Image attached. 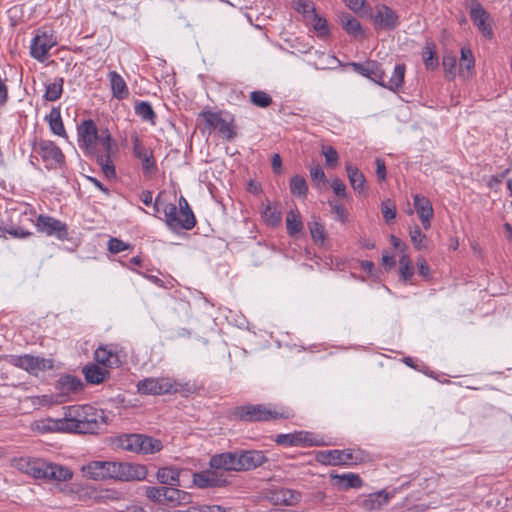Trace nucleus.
Segmentation results:
<instances>
[{"label": "nucleus", "mask_w": 512, "mask_h": 512, "mask_svg": "<svg viewBox=\"0 0 512 512\" xmlns=\"http://www.w3.org/2000/svg\"><path fill=\"white\" fill-rule=\"evenodd\" d=\"M84 475L92 480L142 481L148 475L145 465L119 461H92L82 467Z\"/></svg>", "instance_id": "1"}, {"label": "nucleus", "mask_w": 512, "mask_h": 512, "mask_svg": "<svg viewBox=\"0 0 512 512\" xmlns=\"http://www.w3.org/2000/svg\"><path fill=\"white\" fill-rule=\"evenodd\" d=\"M65 410L60 422L62 432L95 434L104 424L102 412L91 405H73Z\"/></svg>", "instance_id": "2"}, {"label": "nucleus", "mask_w": 512, "mask_h": 512, "mask_svg": "<svg viewBox=\"0 0 512 512\" xmlns=\"http://www.w3.org/2000/svg\"><path fill=\"white\" fill-rule=\"evenodd\" d=\"M16 467L34 479L46 481L64 482L73 476L67 467L40 458H20L16 461Z\"/></svg>", "instance_id": "3"}, {"label": "nucleus", "mask_w": 512, "mask_h": 512, "mask_svg": "<svg viewBox=\"0 0 512 512\" xmlns=\"http://www.w3.org/2000/svg\"><path fill=\"white\" fill-rule=\"evenodd\" d=\"M235 415L243 421L261 422L277 419H289L294 416L291 409L273 407L265 404H248L237 407Z\"/></svg>", "instance_id": "4"}, {"label": "nucleus", "mask_w": 512, "mask_h": 512, "mask_svg": "<svg viewBox=\"0 0 512 512\" xmlns=\"http://www.w3.org/2000/svg\"><path fill=\"white\" fill-rule=\"evenodd\" d=\"M137 390L143 395H163L172 393H190L188 383L181 384L170 377H148L137 383Z\"/></svg>", "instance_id": "5"}, {"label": "nucleus", "mask_w": 512, "mask_h": 512, "mask_svg": "<svg viewBox=\"0 0 512 512\" xmlns=\"http://www.w3.org/2000/svg\"><path fill=\"white\" fill-rule=\"evenodd\" d=\"M118 446L123 450L138 454H154L162 450V442L142 434H125L118 438Z\"/></svg>", "instance_id": "6"}, {"label": "nucleus", "mask_w": 512, "mask_h": 512, "mask_svg": "<svg viewBox=\"0 0 512 512\" xmlns=\"http://www.w3.org/2000/svg\"><path fill=\"white\" fill-rule=\"evenodd\" d=\"M466 8L469 10L470 19L480 33L487 39H491L493 33V19L478 0H466Z\"/></svg>", "instance_id": "7"}, {"label": "nucleus", "mask_w": 512, "mask_h": 512, "mask_svg": "<svg viewBox=\"0 0 512 512\" xmlns=\"http://www.w3.org/2000/svg\"><path fill=\"white\" fill-rule=\"evenodd\" d=\"M202 116L206 124L217 130L227 141H231L237 135L236 126L232 116H224L221 112L205 111Z\"/></svg>", "instance_id": "8"}, {"label": "nucleus", "mask_w": 512, "mask_h": 512, "mask_svg": "<svg viewBox=\"0 0 512 512\" xmlns=\"http://www.w3.org/2000/svg\"><path fill=\"white\" fill-rule=\"evenodd\" d=\"M10 221L12 225L9 228H5V232L13 237L25 238L31 235L28 230L26 222L33 223V213L27 207L23 211L19 209H13L10 213Z\"/></svg>", "instance_id": "9"}, {"label": "nucleus", "mask_w": 512, "mask_h": 512, "mask_svg": "<svg viewBox=\"0 0 512 512\" xmlns=\"http://www.w3.org/2000/svg\"><path fill=\"white\" fill-rule=\"evenodd\" d=\"M9 363L32 374L53 368V360L32 355L10 356Z\"/></svg>", "instance_id": "10"}, {"label": "nucleus", "mask_w": 512, "mask_h": 512, "mask_svg": "<svg viewBox=\"0 0 512 512\" xmlns=\"http://www.w3.org/2000/svg\"><path fill=\"white\" fill-rule=\"evenodd\" d=\"M360 458L351 449L346 450H323L316 455V460L324 465H350L356 463Z\"/></svg>", "instance_id": "11"}, {"label": "nucleus", "mask_w": 512, "mask_h": 512, "mask_svg": "<svg viewBox=\"0 0 512 512\" xmlns=\"http://www.w3.org/2000/svg\"><path fill=\"white\" fill-rule=\"evenodd\" d=\"M55 45L56 39L53 34L46 30L39 29L32 39L30 54L38 61L44 62L48 56L49 50Z\"/></svg>", "instance_id": "12"}, {"label": "nucleus", "mask_w": 512, "mask_h": 512, "mask_svg": "<svg viewBox=\"0 0 512 512\" xmlns=\"http://www.w3.org/2000/svg\"><path fill=\"white\" fill-rule=\"evenodd\" d=\"M35 226L38 232L44 233L47 236H54L59 240H64L68 237L67 225L51 216L39 215Z\"/></svg>", "instance_id": "13"}, {"label": "nucleus", "mask_w": 512, "mask_h": 512, "mask_svg": "<svg viewBox=\"0 0 512 512\" xmlns=\"http://www.w3.org/2000/svg\"><path fill=\"white\" fill-rule=\"evenodd\" d=\"M372 21L376 30L390 31L394 30L399 25V15L387 5L379 4L375 7Z\"/></svg>", "instance_id": "14"}, {"label": "nucleus", "mask_w": 512, "mask_h": 512, "mask_svg": "<svg viewBox=\"0 0 512 512\" xmlns=\"http://www.w3.org/2000/svg\"><path fill=\"white\" fill-rule=\"evenodd\" d=\"M218 469H208L196 472L192 476L193 484L200 489L221 488L228 484L226 477L217 471Z\"/></svg>", "instance_id": "15"}, {"label": "nucleus", "mask_w": 512, "mask_h": 512, "mask_svg": "<svg viewBox=\"0 0 512 512\" xmlns=\"http://www.w3.org/2000/svg\"><path fill=\"white\" fill-rule=\"evenodd\" d=\"M179 210L177 209L176 205L173 203H168L164 206V221L166 225L172 230V231H178L181 229L184 230H190L192 229L196 224V219L193 213H186L184 215V219H182L183 222H180L176 220V216L178 214Z\"/></svg>", "instance_id": "16"}, {"label": "nucleus", "mask_w": 512, "mask_h": 512, "mask_svg": "<svg viewBox=\"0 0 512 512\" xmlns=\"http://www.w3.org/2000/svg\"><path fill=\"white\" fill-rule=\"evenodd\" d=\"M34 151L39 154L47 166H56L64 162V154L52 141L41 140L34 145Z\"/></svg>", "instance_id": "17"}, {"label": "nucleus", "mask_w": 512, "mask_h": 512, "mask_svg": "<svg viewBox=\"0 0 512 512\" xmlns=\"http://www.w3.org/2000/svg\"><path fill=\"white\" fill-rule=\"evenodd\" d=\"M78 138L81 148H84L89 154H95L98 130L93 120H84L78 126Z\"/></svg>", "instance_id": "18"}, {"label": "nucleus", "mask_w": 512, "mask_h": 512, "mask_svg": "<svg viewBox=\"0 0 512 512\" xmlns=\"http://www.w3.org/2000/svg\"><path fill=\"white\" fill-rule=\"evenodd\" d=\"M278 445L293 446H321L324 442L313 439V435L306 431H298L289 434H279L275 438Z\"/></svg>", "instance_id": "19"}, {"label": "nucleus", "mask_w": 512, "mask_h": 512, "mask_svg": "<svg viewBox=\"0 0 512 512\" xmlns=\"http://www.w3.org/2000/svg\"><path fill=\"white\" fill-rule=\"evenodd\" d=\"M133 152L135 157L141 161L144 176L150 177L157 172V166L152 150L145 148L138 136L133 138Z\"/></svg>", "instance_id": "20"}, {"label": "nucleus", "mask_w": 512, "mask_h": 512, "mask_svg": "<svg viewBox=\"0 0 512 512\" xmlns=\"http://www.w3.org/2000/svg\"><path fill=\"white\" fill-rule=\"evenodd\" d=\"M239 464V450L215 454L209 460L211 468L224 471L240 472Z\"/></svg>", "instance_id": "21"}, {"label": "nucleus", "mask_w": 512, "mask_h": 512, "mask_svg": "<svg viewBox=\"0 0 512 512\" xmlns=\"http://www.w3.org/2000/svg\"><path fill=\"white\" fill-rule=\"evenodd\" d=\"M268 461L263 451L239 450L240 471L254 470Z\"/></svg>", "instance_id": "22"}, {"label": "nucleus", "mask_w": 512, "mask_h": 512, "mask_svg": "<svg viewBox=\"0 0 512 512\" xmlns=\"http://www.w3.org/2000/svg\"><path fill=\"white\" fill-rule=\"evenodd\" d=\"M413 201L416 213L421 220L423 228L428 230L431 226L430 221L434 214L430 200L425 196L416 194L413 197Z\"/></svg>", "instance_id": "23"}, {"label": "nucleus", "mask_w": 512, "mask_h": 512, "mask_svg": "<svg viewBox=\"0 0 512 512\" xmlns=\"http://www.w3.org/2000/svg\"><path fill=\"white\" fill-rule=\"evenodd\" d=\"M354 70L371 79L373 82L380 85V82L383 81L384 71L382 70L379 63L376 61H367L365 63H353L352 64Z\"/></svg>", "instance_id": "24"}, {"label": "nucleus", "mask_w": 512, "mask_h": 512, "mask_svg": "<svg viewBox=\"0 0 512 512\" xmlns=\"http://www.w3.org/2000/svg\"><path fill=\"white\" fill-rule=\"evenodd\" d=\"M270 499L275 505L293 506L300 501L301 494L296 490L278 488L271 492Z\"/></svg>", "instance_id": "25"}, {"label": "nucleus", "mask_w": 512, "mask_h": 512, "mask_svg": "<svg viewBox=\"0 0 512 512\" xmlns=\"http://www.w3.org/2000/svg\"><path fill=\"white\" fill-rule=\"evenodd\" d=\"M394 493H388L385 490L374 492L366 496L361 505L366 511L380 510L388 504Z\"/></svg>", "instance_id": "26"}, {"label": "nucleus", "mask_w": 512, "mask_h": 512, "mask_svg": "<svg viewBox=\"0 0 512 512\" xmlns=\"http://www.w3.org/2000/svg\"><path fill=\"white\" fill-rule=\"evenodd\" d=\"M178 486H166L165 504L167 506H181L192 502V495L186 491L180 490Z\"/></svg>", "instance_id": "27"}, {"label": "nucleus", "mask_w": 512, "mask_h": 512, "mask_svg": "<svg viewBox=\"0 0 512 512\" xmlns=\"http://www.w3.org/2000/svg\"><path fill=\"white\" fill-rule=\"evenodd\" d=\"M95 360L106 367H118L121 360L112 347L100 346L94 353Z\"/></svg>", "instance_id": "28"}, {"label": "nucleus", "mask_w": 512, "mask_h": 512, "mask_svg": "<svg viewBox=\"0 0 512 512\" xmlns=\"http://www.w3.org/2000/svg\"><path fill=\"white\" fill-rule=\"evenodd\" d=\"M405 70L406 69L404 64H397L394 67L392 75L388 79L384 74V78L383 81L380 82V86L394 92L398 91L403 85Z\"/></svg>", "instance_id": "29"}, {"label": "nucleus", "mask_w": 512, "mask_h": 512, "mask_svg": "<svg viewBox=\"0 0 512 512\" xmlns=\"http://www.w3.org/2000/svg\"><path fill=\"white\" fill-rule=\"evenodd\" d=\"M108 79L110 81L113 97L122 100L129 96V90L126 82L120 74L116 71H111L108 73Z\"/></svg>", "instance_id": "30"}, {"label": "nucleus", "mask_w": 512, "mask_h": 512, "mask_svg": "<svg viewBox=\"0 0 512 512\" xmlns=\"http://www.w3.org/2000/svg\"><path fill=\"white\" fill-rule=\"evenodd\" d=\"M156 477L157 480L165 486H180V470L176 467L168 466L159 468Z\"/></svg>", "instance_id": "31"}, {"label": "nucleus", "mask_w": 512, "mask_h": 512, "mask_svg": "<svg viewBox=\"0 0 512 512\" xmlns=\"http://www.w3.org/2000/svg\"><path fill=\"white\" fill-rule=\"evenodd\" d=\"M83 373L86 381L91 384H100L109 376L107 369L99 367L96 364L85 366L83 368Z\"/></svg>", "instance_id": "32"}, {"label": "nucleus", "mask_w": 512, "mask_h": 512, "mask_svg": "<svg viewBox=\"0 0 512 512\" xmlns=\"http://www.w3.org/2000/svg\"><path fill=\"white\" fill-rule=\"evenodd\" d=\"M347 176L352 188L361 193L365 189L366 179L362 172L359 171L357 167H354L350 164L346 165Z\"/></svg>", "instance_id": "33"}, {"label": "nucleus", "mask_w": 512, "mask_h": 512, "mask_svg": "<svg viewBox=\"0 0 512 512\" xmlns=\"http://www.w3.org/2000/svg\"><path fill=\"white\" fill-rule=\"evenodd\" d=\"M343 29L353 37L363 35L362 26L360 22L350 14H344L340 18Z\"/></svg>", "instance_id": "34"}, {"label": "nucleus", "mask_w": 512, "mask_h": 512, "mask_svg": "<svg viewBox=\"0 0 512 512\" xmlns=\"http://www.w3.org/2000/svg\"><path fill=\"white\" fill-rule=\"evenodd\" d=\"M340 486L341 489L347 490L349 488H360L362 486V480L359 475L355 473H346L342 475L332 476Z\"/></svg>", "instance_id": "35"}, {"label": "nucleus", "mask_w": 512, "mask_h": 512, "mask_svg": "<svg viewBox=\"0 0 512 512\" xmlns=\"http://www.w3.org/2000/svg\"><path fill=\"white\" fill-rule=\"evenodd\" d=\"M287 232L290 236H295L303 229L301 215L298 210H290L286 216Z\"/></svg>", "instance_id": "36"}, {"label": "nucleus", "mask_w": 512, "mask_h": 512, "mask_svg": "<svg viewBox=\"0 0 512 512\" xmlns=\"http://www.w3.org/2000/svg\"><path fill=\"white\" fill-rule=\"evenodd\" d=\"M51 131L58 136H66L63 126L61 113L58 108H52L50 113L46 116Z\"/></svg>", "instance_id": "37"}, {"label": "nucleus", "mask_w": 512, "mask_h": 512, "mask_svg": "<svg viewBox=\"0 0 512 512\" xmlns=\"http://www.w3.org/2000/svg\"><path fill=\"white\" fill-rule=\"evenodd\" d=\"M262 218L267 225L276 227L281 223L282 214L276 204L269 203L262 212Z\"/></svg>", "instance_id": "38"}, {"label": "nucleus", "mask_w": 512, "mask_h": 512, "mask_svg": "<svg viewBox=\"0 0 512 512\" xmlns=\"http://www.w3.org/2000/svg\"><path fill=\"white\" fill-rule=\"evenodd\" d=\"M64 79L55 78L52 83L46 85L44 99L50 102L58 100L63 92Z\"/></svg>", "instance_id": "39"}, {"label": "nucleus", "mask_w": 512, "mask_h": 512, "mask_svg": "<svg viewBox=\"0 0 512 512\" xmlns=\"http://www.w3.org/2000/svg\"><path fill=\"white\" fill-rule=\"evenodd\" d=\"M135 113L139 116L143 121L149 122L154 125L156 120V114L153 110L152 105L147 101H141L136 103Z\"/></svg>", "instance_id": "40"}, {"label": "nucleus", "mask_w": 512, "mask_h": 512, "mask_svg": "<svg viewBox=\"0 0 512 512\" xmlns=\"http://www.w3.org/2000/svg\"><path fill=\"white\" fill-rule=\"evenodd\" d=\"M166 486H148L145 488L146 497L157 504H165Z\"/></svg>", "instance_id": "41"}, {"label": "nucleus", "mask_w": 512, "mask_h": 512, "mask_svg": "<svg viewBox=\"0 0 512 512\" xmlns=\"http://www.w3.org/2000/svg\"><path fill=\"white\" fill-rule=\"evenodd\" d=\"M400 277L404 282H407L414 275V266L408 255H402L399 260Z\"/></svg>", "instance_id": "42"}, {"label": "nucleus", "mask_w": 512, "mask_h": 512, "mask_svg": "<svg viewBox=\"0 0 512 512\" xmlns=\"http://www.w3.org/2000/svg\"><path fill=\"white\" fill-rule=\"evenodd\" d=\"M475 60L473 53L470 48L462 47L461 49V58L459 62L460 73H464V69L470 72L474 68Z\"/></svg>", "instance_id": "43"}, {"label": "nucleus", "mask_w": 512, "mask_h": 512, "mask_svg": "<svg viewBox=\"0 0 512 512\" xmlns=\"http://www.w3.org/2000/svg\"><path fill=\"white\" fill-rule=\"evenodd\" d=\"M290 191L295 196L306 197L308 191L306 180L301 176H294L290 181Z\"/></svg>", "instance_id": "44"}, {"label": "nucleus", "mask_w": 512, "mask_h": 512, "mask_svg": "<svg viewBox=\"0 0 512 512\" xmlns=\"http://www.w3.org/2000/svg\"><path fill=\"white\" fill-rule=\"evenodd\" d=\"M59 384L65 392H77L82 388L81 380L71 375L61 377Z\"/></svg>", "instance_id": "45"}, {"label": "nucleus", "mask_w": 512, "mask_h": 512, "mask_svg": "<svg viewBox=\"0 0 512 512\" xmlns=\"http://www.w3.org/2000/svg\"><path fill=\"white\" fill-rule=\"evenodd\" d=\"M250 101L257 107L266 108L272 103V98L267 92L256 90L251 92Z\"/></svg>", "instance_id": "46"}, {"label": "nucleus", "mask_w": 512, "mask_h": 512, "mask_svg": "<svg viewBox=\"0 0 512 512\" xmlns=\"http://www.w3.org/2000/svg\"><path fill=\"white\" fill-rule=\"evenodd\" d=\"M97 163L101 166L104 175L107 178L116 176L115 167L109 155H97Z\"/></svg>", "instance_id": "47"}, {"label": "nucleus", "mask_w": 512, "mask_h": 512, "mask_svg": "<svg viewBox=\"0 0 512 512\" xmlns=\"http://www.w3.org/2000/svg\"><path fill=\"white\" fill-rule=\"evenodd\" d=\"M411 242L417 250H421L425 248V240L426 236L423 234L419 228V226L415 225L410 228L409 231Z\"/></svg>", "instance_id": "48"}, {"label": "nucleus", "mask_w": 512, "mask_h": 512, "mask_svg": "<svg viewBox=\"0 0 512 512\" xmlns=\"http://www.w3.org/2000/svg\"><path fill=\"white\" fill-rule=\"evenodd\" d=\"M60 422H62V419L52 420H42L40 422L36 423L35 428L40 432H49V431H62V428L60 427Z\"/></svg>", "instance_id": "49"}, {"label": "nucleus", "mask_w": 512, "mask_h": 512, "mask_svg": "<svg viewBox=\"0 0 512 512\" xmlns=\"http://www.w3.org/2000/svg\"><path fill=\"white\" fill-rule=\"evenodd\" d=\"M309 229H310L312 238L316 242H318V241H320L321 243L324 242L325 237H326V230H325V227L321 223L312 222L309 224Z\"/></svg>", "instance_id": "50"}, {"label": "nucleus", "mask_w": 512, "mask_h": 512, "mask_svg": "<svg viewBox=\"0 0 512 512\" xmlns=\"http://www.w3.org/2000/svg\"><path fill=\"white\" fill-rule=\"evenodd\" d=\"M381 212L385 221L389 222L396 217V206L391 200L387 199L381 204Z\"/></svg>", "instance_id": "51"}, {"label": "nucleus", "mask_w": 512, "mask_h": 512, "mask_svg": "<svg viewBox=\"0 0 512 512\" xmlns=\"http://www.w3.org/2000/svg\"><path fill=\"white\" fill-rule=\"evenodd\" d=\"M97 143H99L103 150L105 151V155H109L112 152L113 143L112 138L108 130H105L101 133V135H98Z\"/></svg>", "instance_id": "52"}, {"label": "nucleus", "mask_w": 512, "mask_h": 512, "mask_svg": "<svg viewBox=\"0 0 512 512\" xmlns=\"http://www.w3.org/2000/svg\"><path fill=\"white\" fill-rule=\"evenodd\" d=\"M327 166L335 167L338 163V153L332 146H326L322 149Z\"/></svg>", "instance_id": "53"}, {"label": "nucleus", "mask_w": 512, "mask_h": 512, "mask_svg": "<svg viewBox=\"0 0 512 512\" xmlns=\"http://www.w3.org/2000/svg\"><path fill=\"white\" fill-rule=\"evenodd\" d=\"M423 61L428 69H435L438 65V61L435 56V51L430 49L429 47H426L425 51L423 52Z\"/></svg>", "instance_id": "54"}, {"label": "nucleus", "mask_w": 512, "mask_h": 512, "mask_svg": "<svg viewBox=\"0 0 512 512\" xmlns=\"http://www.w3.org/2000/svg\"><path fill=\"white\" fill-rule=\"evenodd\" d=\"M296 10L304 15L315 13L314 4L310 0H296Z\"/></svg>", "instance_id": "55"}, {"label": "nucleus", "mask_w": 512, "mask_h": 512, "mask_svg": "<svg viewBox=\"0 0 512 512\" xmlns=\"http://www.w3.org/2000/svg\"><path fill=\"white\" fill-rule=\"evenodd\" d=\"M330 205L332 207V212L335 214V219L337 221L345 223L348 218V214H347L345 207L342 204L337 203V202H335V203L330 202Z\"/></svg>", "instance_id": "56"}, {"label": "nucleus", "mask_w": 512, "mask_h": 512, "mask_svg": "<svg viewBox=\"0 0 512 512\" xmlns=\"http://www.w3.org/2000/svg\"><path fill=\"white\" fill-rule=\"evenodd\" d=\"M313 17V28L322 36L328 34L327 21L321 17H319L316 13L312 15Z\"/></svg>", "instance_id": "57"}, {"label": "nucleus", "mask_w": 512, "mask_h": 512, "mask_svg": "<svg viewBox=\"0 0 512 512\" xmlns=\"http://www.w3.org/2000/svg\"><path fill=\"white\" fill-rule=\"evenodd\" d=\"M128 248V244L124 243L120 239L117 238H111L108 241V250L111 253H120Z\"/></svg>", "instance_id": "58"}, {"label": "nucleus", "mask_w": 512, "mask_h": 512, "mask_svg": "<svg viewBox=\"0 0 512 512\" xmlns=\"http://www.w3.org/2000/svg\"><path fill=\"white\" fill-rule=\"evenodd\" d=\"M442 64H443L444 70L447 73H449V74L454 76L456 65H457L456 57L454 55H445L443 57Z\"/></svg>", "instance_id": "59"}, {"label": "nucleus", "mask_w": 512, "mask_h": 512, "mask_svg": "<svg viewBox=\"0 0 512 512\" xmlns=\"http://www.w3.org/2000/svg\"><path fill=\"white\" fill-rule=\"evenodd\" d=\"M310 176L312 181L316 184L326 181L325 173L319 165L310 168Z\"/></svg>", "instance_id": "60"}, {"label": "nucleus", "mask_w": 512, "mask_h": 512, "mask_svg": "<svg viewBox=\"0 0 512 512\" xmlns=\"http://www.w3.org/2000/svg\"><path fill=\"white\" fill-rule=\"evenodd\" d=\"M331 187L337 196H346V186L342 180L336 178L332 181Z\"/></svg>", "instance_id": "61"}, {"label": "nucleus", "mask_w": 512, "mask_h": 512, "mask_svg": "<svg viewBox=\"0 0 512 512\" xmlns=\"http://www.w3.org/2000/svg\"><path fill=\"white\" fill-rule=\"evenodd\" d=\"M376 174L379 180H384L386 178V166L383 159H376Z\"/></svg>", "instance_id": "62"}, {"label": "nucleus", "mask_w": 512, "mask_h": 512, "mask_svg": "<svg viewBox=\"0 0 512 512\" xmlns=\"http://www.w3.org/2000/svg\"><path fill=\"white\" fill-rule=\"evenodd\" d=\"M417 265H418L419 274L424 278H428V276L430 274V268H429L427 262L425 261V259L419 258L417 260Z\"/></svg>", "instance_id": "63"}, {"label": "nucleus", "mask_w": 512, "mask_h": 512, "mask_svg": "<svg viewBox=\"0 0 512 512\" xmlns=\"http://www.w3.org/2000/svg\"><path fill=\"white\" fill-rule=\"evenodd\" d=\"M200 512H225V509L219 505H201Z\"/></svg>", "instance_id": "64"}]
</instances>
